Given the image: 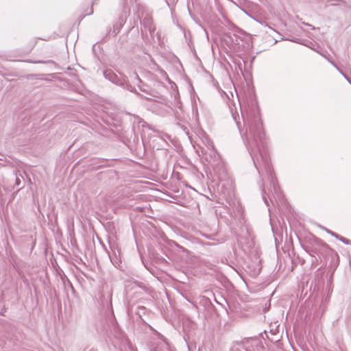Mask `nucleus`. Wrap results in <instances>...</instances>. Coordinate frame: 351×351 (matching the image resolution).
<instances>
[{
	"label": "nucleus",
	"instance_id": "obj_5",
	"mask_svg": "<svg viewBox=\"0 0 351 351\" xmlns=\"http://www.w3.org/2000/svg\"><path fill=\"white\" fill-rule=\"evenodd\" d=\"M330 62L337 69V71L342 74V75L345 77V79L351 84V82L348 79V77L341 71V70L332 62L330 61Z\"/></svg>",
	"mask_w": 351,
	"mask_h": 351
},
{
	"label": "nucleus",
	"instance_id": "obj_4",
	"mask_svg": "<svg viewBox=\"0 0 351 351\" xmlns=\"http://www.w3.org/2000/svg\"><path fill=\"white\" fill-rule=\"evenodd\" d=\"M104 75L106 78H108L110 81L113 83H117L115 79L117 78L116 75L112 71H105Z\"/></svg>",
	"mask_w": 351,
	"mask_h": 351
},
{
	"label": "nucleus",
	"instance_id": "obj_6",
	"mask_svg": "<svg viewBox=\"0 0 351 351\" xmlns=\"http://www.w3.org/2000/svg\"><path fill=\"white\" fill-rule=\"evenodd\" d=\"M332 235L335 236L336 238H337L338 239H339L340 241H341L342 242H343L346 244H349V243H351L350 241L346 239V238L339 237V236H338L337 234H336L335 233H332Z\"/></svg>",
	"mask_w": 351,
	"mask_h": 351
},
{
	"label": "nucleus",
	"instance_id": "obj_7",
	"mask_svg": "<svg viewBox=\"0 0 351 351\" xmlns=\"http://www.w3.org/2000/svg\"><path fill=\"white\" fill-rule=\"evenodd\" d=\"M263 199H264V200H265V202L267 204V200H266V199H265V197H263Z\"/></svg>",
	"mask_w": 351,
	"mask_h": 351
},
{
	"label": "nucleus",
	"instance_id": "obj_2",
	"mask_svg": "<svg viewBox=\"0 0 351 351\" xmlns=\"http://www.w3.org/2000/svg\"><path fill=\"white\" fill-rule=\"evenodd\" d=\"M242 117L244 125L247 127V138L248 140V143L250 146H251V140L256 142L257 138H261V123L257 117H252L248 115L245 117L243 112Z\"/></svg>",
	"mask_w": 351,
	"mask_h": 351
},
{
	"label": "nucleus",
	"instance_id": "obj_1",
	"mask_svg": "<svg viewBox=\"0 0 351 351\" xmlns=\"http://www.w3.org/2000/svg\"><path fill=\"white\" fill-rule=\"evenodd\" d=\"M259 157H257L256 160H254V165L256 169L259 171V168L262 166L265 169L267 173L270 176V186L272 187V189L270 190V193H271V197H270V200L273 202V199L278 198L280 199L282 198L281 191L279 189V186L276 181V180L273 178L271 171L270 169L269 166V159L267 157L266 154H259Z\"/></svg>",
	"mask_w": 351,
	"mask_h": 351
},
{
	"label": "nucleus",
	"instance_id": "obj_3",
	"mask_svg": "<svg viewBox=\"0 0 351 351\" xmlns=\"http://www.w3.org/2000/svg\"><path fill=\"white\" fill-rule=\"evenodd\" d=\"M141 25H143L145 29H147L150 32L154 30V27L152 24L151 19L149 17L144 18L141 21Z\"/></svg>",
	"mask_w": 351,
	"mask_h": 351
}]
</instances>
